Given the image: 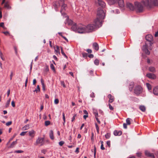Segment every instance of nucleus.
<instances>
[{
  "mask_svg": "<svg viewBox=\"0 0 158 158\" xmlns=\"http://www.w3.org/2000/svg\"><path fill=\"white\" fill-rule=\"evenodd\" d=\"M105 13L101 8H98L97 14V17L94 21V24H90L86 26V33L90 32L93 31L97 27H101L102 21L105 17Z\"/></svg>",
  "mask_w": 158,
  "mask_h": 158,
  "instance_id": "1",
  "label": "nucleus"
},
{
  "mask_svg": "<svg viewBox=\"0 0 158 158\" xmlns=\"http://www.w3.org/2000/svg\"><path fill=\"white\" fill-rule=\"evenodd\" d=\"M86 26L79 24L77 26L76 24L73 25L71 27V29L74 31L79 33H86Z\"/></svg>",
  "mask_w": 158,
  "mask_h": 158,
  "instance_id": "2",
  "label": "nucleus"
},
{
  "mask_svg": "<svg viewBox=\"0 0 158 158\" xmlns=\"http://www.w3.org/2000/svg\"><path fill=\"white\" fill-rule=\"evenodd\" d=\"M142 2L144 6L150 7L153 5H157L158 0H142Z\"/></svg>",
  "mask_w": 158,
  "mask_h": 158,
  "instance_id": "3",
  "label": "nucleus"
},
{
  "mask_svg": "<svg viewBox=\"0 0 158 158\" xmlns=\"http://www.w3.org/2000/svg\"><path fill=\"white\" fill-rule=\"evenodd\" d=\"M107 1L108 4L110 5L118 2L120 7H123L124 6V3L123 0H107Z\"/></svg>",
  "mask_w": 158,
  "mask_h": 158,
  "instance_id": "4",
  "label": "nucleus"
},
{
  "mask_svg": "<svg viewBox=\"0 0 158 158\" xmlns=\"http://www.w3.org/2000/svg\"><path fill=\"white\" fill-rule=\"evenodd\" d=\"M135 9L138 12H141L143 10V6L140 3L135 2Z\"/></svg>",
  "mask_w": 158,
  "mask_h": 158,
  "instance_id": "5",
  "label": "nucleus"
},
{
  "mask_svg": "<svg viewBox=\"0 0 158 158\" xmlns=\"http://www.w3.org/2000/svg\"><path fill=\"white\" fill-rule=\"evenodd\" d=\"M143 89L141 86L139 85L136 86L134 89V93L136 95L138 96L142 93Z\"/></svg>",
  "mask_w": 158,
  "mask_h": 158,
  "instance_id": "6",
  "label": "nucleus"
},
{
  "mask_svg": "<svg viewBox=\"0 0 158 158\" xmlns=\"http://www.w3.org/2000/svg\"><path fill=\"white\" fill-rule=\"evenodd\" d=\"M44 138L39 137L36 139L35 143L34 144L35 145H38L40 144V145H43L44 144Z\"/></svg>",
  "mask_w": 158,
  "mask_h": 158,
  "instance_id": "7",
  "label": "nucleus"
},
{
  "mask_svg": "<svg viewBox=\"0 0 158 158\" xmlns=\"http://www.w3.org/2000/svg\"><path fill=\"white\" fill-rule=\"evenodd\" d=\"M145 39L147 40L150 42V46H152L153 44L151 42L153 40L152 36L150 34L147 35L145 36Z\"/></svg>",
  "mask_w": 158,
  "mask_h": 158,
  "instance_id": "8",
  "label": "nucleus"
},
{
  "mask_svg": "<svg viewBox=\"0 0 158 158\" xmlns=\"http://www.w3.org/2000/svg\"><path fill=\"white\" fill-rule=\"evenodd\" d=\"M142 49L143 52H144L146 54L148 55L150 54V52L148 49L147 46L146 44L143 46Z\"/></svg>",
  "mask_w": 158,
  "mask_h": 158,
  "instance_id": "9",
  "label": "nucleus"
},
{
  "mask_svg": "<svg viewBox=\"0 0 158 158\" xmlns=\"http://www.w3.org/2000/svg\"><path fill=\"white\" fill-rule=\"evenodd\" d=\"M60 2H61V4H62L61 6V10L60 11L61 14L63 15V13H62V12H64V11L65 10V8L66 7V5L64 4H63L64 1V0H60Z\"/></svg>",
  "mask_w": 158,
  "mask_h": 158,
  "instance_id": "10",
  "label": "nucleus"
},
{
  "mask_svg": "<svg viewBox=\"0 0 158 158\" xmlns=\"http://www.w3.org/2000/svg\"><path fill=\"white\" fill-rule=\"evenodd\" d=\"M60 4V2L57 1H56L53 2V6L56 10H57V9L59 7Z\"/></svg>",
  "mask_w": 158,
  "mask_h": 158,
  "instance_id": "11",
  "label": "nucleus"
},
{
  "mask_svg": "<svg viewBox=\"0 0 158 158\" xmlns=\"http://www.w3.org/2000/svg\"><path fill=\"white\" fill-rule=\"evenodd\" d=\"M149 78L155 79L156 78V77L155 74L152 73H148L146 75Z\"/></svg>",
  "mask_w": 158,
  "mask_h": 158,
  "instance_id": "12",
  "label": "nucleus"
},
{
  "mask_svg": "<svg viewBox=\"0 0 158 158\" xmlns=\"http://www.w3.org/2000/svg\"><path fill=\"white\" fill-rule=\"evenodd\" d=\"M98 5L102 7H104L106 6V3L103 0H100L98 2Z\"/></svg>",
  "mask_w": 158,
  "mask_h": 158,
  "instance_id": "13",
  "label": "nucleus"
},
{
  "mask_svg": "<svg viewBox=\"0 0 158 158\" xmlns=\"http://www.w3.org/2000/svg\"><path fill=\"white\" fill-rule=\"evenodd\" d=\"M127 7L130 10H133L135 9V7L131 3H127Z\"/></svg>",
  "mask_w": 158,
  "mask_h": 158,
  "instance_id": "14",
  "label": "nucleus"
},
{
  "mask_svg": "<svg viewBox=\"0 0 158 158\" xmlns=\"http://www.w3.org/2000/svg\"><path fill=\"white\" fill-rule=\"evenodd\" d=\"M114 134L115 136H120L122 134V132L121 131L115 130L114 132Z\"/></svg>",
  "mask_w": 158,
  "mask_h": 158,
  "instance_id": "15",
  "label": "nucleus"
},
{
  "mask_svg": "<svg viewBox=\"0 0 158 158\" xmlns=\"http://www.w3.org/2000/svg\"><path fill=\"white\" fill-rule=\"evenodd\" d=\"M93 48L97 51L99 49V46L97 43L95 42L93 44Z\"/></svg>",
  "mask_w": 158,
  "mask_h": 158,
  "instance_id": "16",
  "label": "nucleus"
},
{
  "mask_svg": "<svg viewBox=\"0 0 158 158\" xmlns=\"http://www.w3.org/2000/svg\"><path fill=\"white\" fill-rule=\"evenodd\" d=\"M134 85V82H131L130 84L129 85V89L130 91H131L132 90L133 88Z\"/></svg>",
  "mask_w": 158,
  "mask_h": 158,
  "instance_id": "17",
  "label": "nucleus"
},
{
  "mask_svg": "<svg viewBox=\"0 0 158 158\" xmlns=\"http://www.w3.org/2000/svg\"><path fill=\"white\" fill-rule=\"evenodd\" d=\"M108 98L109 99V102L112 103L114 101V98L111 94H109L108 95Z\"/></svg>",
  "mask_w": 158,
  "mask_h": 158,
  "instance_id": "18",
  "label": "nucleus"
},
{
  "mask_svg": "<svg viewBox=\"0 0 158 158\" xmlns=\"http://www.w3.org/2000/svg\"><path fill=\"white\" fill-rule=\"evenodd\" d=\"M153 93L155 95H158V87H155L153 89Z\"/></svg>",
  "mask_w": 158,
  "mask_h": 158,
  "instance_id": "19",
  "label": "nucleus"
},
{
  "mask_svg": "<svg viewBox=\"0 0 158 158\" xmlns=\"http://www.w3.org/2000/svg\"><path fill=\"white\" fill-rule=\"evenodd\" d=\"M35 133V131L33 130H32L31 131H29V136L32 138L34 137Z\"/></svg>",
  "mask_w": 158,
  "mask_h": 158,
  "instance_id": "20",
  "label": "nucleus"
},
{
  "mask_svg": "<svg viewBox=\"0 0 158 158\" xmlns=\"http://www.w3.org/2000/svg\"><path fill=\"white\" fill-rule=\"evenodd\" d=\"M49 135L51 139H54V137L53 135V131L52 130H51L50 131Z\"/></svg>",
  "mask_w": 158,
  "mask_h": 158,
  "instance_id": "21",
  "label": "nucleus"
},
{
  "mask_svg": "<svg viewBox=\"0 0 158 158\" xmlns=\"http://www.w3.org/2000/svg\"><path fill=\"white\" fill-rule=\"evenodd\" d=\"M139 109L142 112H144L146 110L145 107L143 105H141L139 106Z\"/></svg>",
  "mask_w": 158,
  "mask_h": 158,
  "instance_id": "22",
  "label": "nucleus"
},
{
  "mask_svg": "<svg viewBox=\"0 0 158 158\" xmlns=\"http://www.w3.org/2000/svg\"><path fill=\"white\" fill-rule=\"evenodd\" d=\"M17 139L15 141H13L11 144L10 146L9 147V148H13L15 145L17 143Z\"/></svg>",
  "mask_w": 158,
  "mask_h": 158,
  "instance_id": "23",
  "label": "nucleus"
},
{
  "mask_svg": "<svg viewBox=\"0 0 158 158\" xmlns=\"http://www.w3.org/2000/svg\"><path fill=\"white\" fill-rule=\"evenodd\" d=\"M29 128V124H27L24 126L22 128L23 130L25 131L28 129Z\"/></svg>",
  "mask_w": 158,
  "mask_h": 158,
  "instance_id": "24",
  "label": "nucleus"
},
{
  "mask_svg": "<svg viewBox=\"0 0 158 158\" xmlns=\"http://www.w3.org/2000/svg\"><path fill=\"white\" fill-rule=\"evenodd\" d=\"M149 70L152 72H156V70L154 67H150L149 68Z\"/></svg>",
  "mask_w": 158,
  "mask_h": 158,
  "instance_id": "25",
  "label": "nucleus"
},
{
  "mask_svg": "<svg viewBox=\"0 0 158 158\" xmlns=\"http://www.w3.org/2000/svg\"><path fill=\"white\" fill-rule=\"evenodd\" d=\"M93 113L95 115V117H98V114L97 111L95 109H93Z\"/></svg>",
  "mask_w": 158,
  "mask_h": 158,
  "instance_id": "26",
  "label": "nucleus"
},
{
  "mask_svg": "<svg viewBox=\"0 0 158 158\" xmlns=\"http://www.w3.org/2000/svg\"><path fill=\"white\" fill-rule=\"evenodd\" d=\"M146 86L147 87L148 89V90H151L152 86L150 84L148 83H146Z\"/></svg>",
  "mask_w": 158,
  "mask_h": 158,
  "instance_id": "27",
  "label": "nucleus"
},
{
  "mask_svg": "<svg viewBox=\"0 0 158 158\" xmlns=\"http://www.w3.org/2000/svg\"><path fill=\"white\" fill-rule=\"evenodd\" d=\"M41 84L42 85L43 89V90L44 91L45 90V85L44 83V81L42 79H41Z\"/></svg>",
  "mask_w": 158,
  "mask_h": 158,
  "instance_id": "28",
  "label": "nucleus"
},
{
  "mask_svg": "<svg viewBox=\"0 0 158 158\" xmlns=\"http://www.w3.org/2000/svg\"><path fill=\"white\" fill-rule=\"evenodd\" d=\"M131 119L129 118H127L126 120V124L128 125H130L131 124L130 120Z\"/></svg>",
  "mask_w": 158,
  "mask_h": 158,
  "instance_id": "29",
  "label": "nucleus"
},
{
  "mask_svg": "<svg viewBox=\"0 0 158 158\" xmlns=\"http://www.w3.org/2000/svg\"><path fill=\"white\" fill-rule=\"evenodd\" d=\"M99 60L98 59H95L94 61V63L96 65H98L99 64Z\"/></svg>",
  "mask_w": 158,
  "mask_h": 158,
  "instance_id": "30",
  "label": "nucleus"
},
{
  "mask_svg": "<svg viewBox=\"0 0 158 158\" xmlns=\"http://www.w3.org/2000/svg\"><path fill=\"white\" fill-rule=\"evenodd\" d=\"M105 136L106 139H109L110 136V133H108L105 135Z\"/></svg>",
  "mask_w": 158,
  "mask_h": 158,
  "instance_id": "31",
  "label": "nucleus"
},
{
  "mask_svg": "<svg viewBox=\"0 0 158 158\" xmlns=\"http://www.w3.org/2000/svg\"><path fill=\"white\" fill-rule=\"evenodd\" d=\"M61 53L66 58H67V56L66 55V54H65V53L64 52V51H63V48H61Z\"/></svg>",
  "mask_w": 158,
  "mask_h": 158,
  "instance_id": "32",
  "label": "nucleus"
},
{
  "mask_svg": "<svg viewBox=\"0 0 158 158\" xmlns=\"http://www.w3.org/2000/svg\"><path fill=\"white\" fill-rule=\"evenodd\" d=\"M40 91V88L38 85H37V88L34 91V92H36L37 93L38 92Z\"/></svg>",
  "mask_w": 158,
  "mask_h": 158,
  "instance_id": "33",
  "label": "nucleus"
},
{
  "mask_svg": "<svg viewBox=\"0 0 158 158\" xmlns=\"http://www.w3.org/2000/svg\"><path fill=\"white\" fill-rule=\"evenodd\" d=\"M50 121H45V125L46 126H48V125H50Z\"/></svg>",
  "mask_w": 158,
  "mask_h": 158,
  "instance_id": "34",
  "label": "nucleus"
},
{
  "mask_svg": "<svg viewBox=\"0 0 158 158\" xmlns=\"http://www.w3.org/2000/svg\"><path fill=\"white\" fill-rule=\"evenodd\" d=\"M3 55L2 53V52H1V50H0V57H1V59L3 60H4V58L3 57Z\"/></svg>",
  "mask_w": 158,
  "mask_h": 158,
  "instance_id": "35",
  "label": "nucleus"
},
{
  "mask_svg": "<svg viewBox=\"0 0 158 158\" xmlns=\"http://www.w3.org/2000/svg\"><path fill=\"white\" fill-rule=\"evenodd\" d=\"M151 153L149 152L148 151H145V154L146 156H149Z\"/></svg>",
  "mask_w": 158,
  "mask_h": 158,
  "instance_id": "36",
  "label": "nucleus"
},
{
  "mask_svg": "<svg viewBox=\"0 0 158 158\" xmlns=\"http://www.w3.org/2000/svg\"><path fill=\"white\" fill-rule=\"evenodd\" d=\"M27 131H23L22 132H21L20 134V135L21 136H24L25 134L27 132Z\"/></svg>",
  "mask_w": 158,
  "mask_h": 158,
  "instance_id": "37",
  "label": "nucleus"
},
{
  "mask_svg": "<svg viewBox=\"0 0 158 158\" xmlns=\"http://www.w3.org/2000/svg\"><path fill=\"white\" fill-rule=\"evenodd\" d=\"M50 67L52 70H53L54 71H55L54 67L53 64H50Z\"/></svg>",
  "mask_w": 158,
  "mask_h": 158,
  "instance_id": "38",
  "label": "nucleus"
},
{
  "mask_svg": "<svg viewBox=\"0 0 158 158\" xmlns=\"http://www.w3.org/2000/svg\"><path fill=\"white\" fill-rule=\"evenodd\" d=\"M94 157H95V155H96V147L95 146H94Z\"/></svg>",
  "mask_w": 158,
  "mask_h": 158,
  "instance_id": "39",
  "label": "nucleus"
},
{
  "mask_svg": "<svg viewBox=\"0 0 158 158\" xmlns=\"http://www.w3.org/2000/svg\"><path fill=\"white\" fill-rule=\"evenodd\" d=\"M90 96L91 98H94L95 97L94 94L93 92H92L90 94Z\"/></svg>",
  "mask_w": 158,
  "mask_h": 158,
  "instance_id": "40",
  "label": "nucleus"
},
{
  "mask_svg": "<svg viewBox=\"0 0 158 158\" xmlns=\"http://www.w3.org/2000/svg\"><path fill=\"white\" fill-rule=\"evenodd\" d=\"M23 152V151H22V150L15 151L14 152L15 153H22Z\"/></svg>",
  "mask_w": 158,
  "mask_h": 158,
  "instance_id": "41",
  "label": "nucleus"
},
{
  "mask_svg": "<svg viewBox=\"0 0 158 158\" xmlns=\"http://www.w3.org/2000/svg\"><path fill=\"white\" fill-rule=\"evenodd\" d=\"M4 6L5 7L8 8H10V7L9 6V5L7 3H6L5 4Z\"/></svg>",
  "mask_w": 158,
  "mask_h": 158,
  "instance_id": "42",
  "label": "nucleus"
},
{
  "mask_svg": "<svg viewBox=\"0 0 158 158\" xmlns=\"http://www.w3.org/2000/svg\"><path fill=\"white\" fill-rule=\"evenodd\" d=\"M12 122L11 121L8 122L6 123V125L7 126H8L10 125H11V124H12Z\"/></svg>",
  "mask_w": 158,
  "mask_h": 158,
  "instance_id": "43",
  "label": "nucleus"
},
{
  "mask_svg": "<svg viewBox=\"0 0 158 158\" xmlns=\"http://www.w3.org/2000/svg\"><path fill=\"white\" fill-rule=\"evenodd\" d=\"M64 142L62 141L60 142L59 143V144L60 146H62L64 144Z\"/></svg>",
  "mask_w": 158,
  "mask_h": 158,
  "instance_id": "44",
  "label": "nucleus"
},
{
  "mask_svg": "<svg viewBox=\"0 0 158 158\" xmlns=\"http://www.w3.org/2000/svg\"><path fill=\"white\" fill-rule=\"evenodd\" d=\"M59 102V100L58 99H56L54 100V103L55 104H57Z\"/></svg>",
  "mask_w": 158,
  "mask_h": 158,
  "instance_id": "45",
  "label": "nucleus"
},
{
  "mask_svg": "<svg viewBox=\"0 0 158 158\" xmlns=\"http://www.w3.org/2000/svg\"><path fill=\"white\" fill-rule=\"evenodd\" d=\"M10 104V102H9V101H7L6 103V107H8L9 104Z\"/></svg>",
  "mask_w": 158,
  "mask_h": 158,
  "instance_id": "46",
  "label": "nucleus"
},
{
  "mask_svg": "<svg viewBox=\"0 0 158 158\" xmlns=\"http://www.w3.org/2000/svg\"><path fill=\"white\" fill-rule=\"evenodd\" d=\"M56 49H55V52H56V53H60V51H59V47L58 46H57L56 47Z\"/></svg>",
  "mask_w": 158,
  "mask_h": 158,
  "instance_id": "47",
  "label": "nucleus"
},
{
  "mask_svg": "<svg viewBox=\"0 0 158 158\" xmlns=\"http://www.w3.org/2000/svg\"><path fill=\"white\" fill-rule=\"evenodd\" d=\"M62 115H63V121L64 122H65V116L64 114V113H63Z\"/></svg>",
  "mask_w": 158,
  "mask_h": 158,
  "instance_id": "48",
  "label": "nucleus"
},
{
  "mask_svg": "<svg viewBox=\"0 0 158 158\" xmlns=\"http://www.w3.org/2000/svg\"><path fill=\"white\" fill-rule=\"evenodd\" d=\"M0 26L2 28H5V27L4 26V23L3 22H2L0 23Z\"/></svg>",
  "mask_w": 158,
  "mask_h": 158,
  "instance_id": "49",
  "label": "nucleus"
},
{
  "mask_svg": "<svg viewBox=\"0 0 158 158\" xmlns=\"http://www.w3.org/2000/svg\"><path fill=\"white\" fill-rule=\"evenodd\" d=\"M149 157H150L152 158H155V156L152 153H151Z\"/></svg>",
  "mask_w": 158,
  "mask_h": 158,
  "instance_id": "50",
  "label": "nucleus"
},
{
  "mask_svg": "<svg viewBox=\"0 0 158 158\" xmlns=\"http://www.w3.org/2000/svg\"><path fill=\"white\" fill-rule=\"evenodd\" d=\"M11 105L12 106L14 107H15V103L13 101H12L11 102Z\"/></svg>",
  "mask_w": 158,
  "mask_h": 158,
  "instance_id": "51",
  "label": "nucleus"
},
{
  "mask_svg": "<svg viewBox=\"0 0 158 158\" xmlns=\"http://www.w3.org/2000/svg\"><path fill=\"white\" fill-rule=\"evenodd\" d=\"M106 144L109 147H110V141H107L106 142Z\"/></svg>",
  "mask_w": 158,
  "mask_h": 158,
  "instance_id": "52",
  "label": "nucleus"
},
{
  "mask_svg": "<svg viewBox=\"0 0 158 158\" xmlns=\"http://www.w3.org/2000/svg\"><path fill=\"white\" fill-rule=\"evenodd\" d=\"M61 85H62L64 87H65V85L64 84V81H61Z\"/></svg>",
  "mask_w": 158,
  "mask_h": 158,
  "instance_id": "53",
  "label": "nucleus"
},
{
  "mask_svg": "<svg viewBox=\"0 0 158 158\" xmlns=\"http://www.w3.org/2000/svg\"><path fill=\"white\" fill-rule=\"evenodd\" d=\"M95 118L96 119L97 122L99 124H100V121H99L98 118V117H96Z\"/></svg>",
  "mask_w": 158,
  "mask_h": 158,
  "instance_id": "54",
  "label": "nucleus"
},
{
  "mask_svg": "<svg viewBox=\"0 0 158 158\" xmlns=\"http://www.w3.org/2000/svg\"><path fill=\"white\" fill-rule=\"evenodd\" d=\"M127 124L126 123H124L123 124V127L125 129H127Z\"/></svg>",
  "mask_w": 158,
  "mask_h": 158,
  "instance_id": "55",
  "label": "nucleus"
},
{
  "mask_svg": "<svg viewBox=\"0 0 158 158\" xmlns=\"http://www.w3.org/2000/svg\"><path fill=\"white\" fill-rule=\"evenodd\" d=\"M109 108L110 110H113L114 108H113V107L110 104H109Z\"/></svg>",
  "mask_w": 158,
  "mask_h": 158,
  "instance_id": "56",
  "label": "nucleus"
},
{
  "mask_svg": "<svg viewBox=\"0 0 158 158\" xmlns=\"http://www.w3.org/2000/svg\"><path fill=\"white\" fill-rule=\"evenodd\" d=\"M76 116V114H75L74 115V116H73V117L72 119V122H73L74 120H75Z\"/></svg>",
  "mask_w": 158,
  "mask_h": 158,
  "instance_id": "57",
  "label": "nucleus"
},
{
  "mask_svg": "<svg viewBox=\"0 0 158 158\" xmlns=\"http://www.w3.org/2000/svg\"><path fill=\"white\" fill-rule=\"evenodd\" d=\"M13 72L11 71L10 73V80H11L12 79V77H13Z\"/></svg>",
  "mask_w": 158,
  "mask_h": 158,
  "instance_id": "58",
  "label": "nucleus"
},
{
  "mask_svg": "<svg viewBox=\"0 0 158 158\" xmlns=\"http://www.w3.org/2000/svg\"><path fill=\"white\" fill-rule=\"evenodd\" d=\"M101 149L102 150H104L105 149V148L103 146V144H101Z\"/></svg>",
  "mask_w": 158,
  "mask_h": 158,
  "instance_id": "59",
  "label": "nucleus"
},
{
  "mask_svg": "<svg viewBox=\"0 0 158 158\" xmlns=\"http://www.w3.org/2000/svg\"><path fill=\"white\" fill-rule=\"evenodd\" d=\"M86 51L88 53H91L92 52L91 50L90 49H87Z\"/></svg>",
  "mask_w": 158,
  "mask_h": 158,
  "instance_id": "60",
  "label": "nucleus"
},
{
  "mask_svg": "<svg viewBox=\"0 0 158 158\" xmlns=\"http://www.w3.org/2000/svg\"><path fill=\"white\" fill-rule=\"evenodd\" d=\"M49 70L48 67V66H46L45 68V71L46 72L48 71Z\"/></svg>",
  "mask_w": 158,
  "mask_h": 158,
  "instance_id": "61",
  "label": "nucleus"
},
{
  "mask_svg": "<svg viewBox=\"0 0 158 158\" xmlns=\"http://www.w3.org/2000/svg\"><path fill=\"white\" fill-rule=\"evenodd\" d=\"M88 56L90 58H93L94 57V55L92 54H90Z\"/></svg>",
  "mask_w": 158,
  "mask_h": 158,
  "instance_id": "62",
  "label": "nucleus"
},
{
  "mask_svg": "<svg viewBox=\"0 0 158 158\" xmlns=\"http://www.w3.org/2000/svg\"><path fill=\"white\" fill-rule=\"evenodd\" d=\"M10 89H8L7 93V96L8 97L10 94Z\"/></svg>",
  "mask_w": 158,
  "mask_h": 158,
  "instance_id": "63",
  "label": "nucleus"
},
{
  "mask_svg": "<svg viewBox=\"0 0 158 158\" xmlns=\"http://www.w3.org/2000/svg\"><path fill=\"white\" fill-rule=\"evenodd\" d=\"M158 36V31L155 32V37H156L157 36Z\"/></svg>",
  "mask_w": 158,
  "mask_h": 158,
  "instance_id": "64",
  "label": "nucleus"
}]
</instances>
